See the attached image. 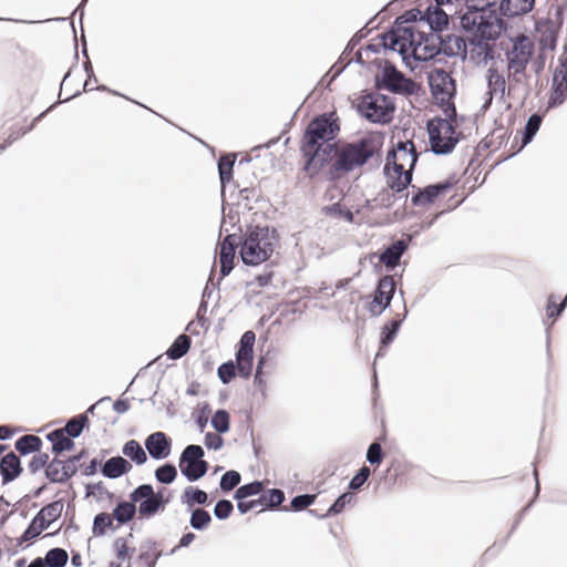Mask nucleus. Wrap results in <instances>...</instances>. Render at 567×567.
I'll return each mask as SVG.
<instances>
[{
    "instance_id": "nucleus-1",
    "label": "nucleus",
    "mask_w": 567,
    "mask_h": 567,
    "mask_svg": "<svg viewBox=\"0 0 567 567\" xmlns=\"http://www.w3.org/2000/svg\"><path fill=\"white\" fill-rule=\"evenodd\" d=\"M417 153L412 141H398L388 153L384 173L388 186L394 193L403 192L412 181Z\"/></svg>"
},
{
    "instance_id": "nucleus-2",
    "label": "nucleus",
    "mask_w": 567,
    "mask_h": 567,
    "mask_svg": "<svg viewBox=\"0 0 567 567\" xmlns=\"http://www.w3.org/2000/svg\"><path fill=\"white\" fill-rule=\"evenodd\" d=\"M383 138L380 135H369L354 143L341 147L334 146L336 159L330 167V178L348 173L365 164L381 150Z\"/></svg>"
},
{
    "instance_id": "nucleus-3",
    "label": "nucleus",
    "mask_w": 567,
    "mask_h": 567,
    "mask_svg": "<svg viewBox=\"0 0 567 567\" xmlns=\"http://www.w3.org/2000/svg\"><path fill=\"white\" fill-rule=\"evenodd\" d=\"M462 28L477 40L478 55L486 56L489 51L487 41L495 40L503 30L502 19L493 11L481 8L468 9L461 17Z\"/></svg>"
},
{
    "instance_id": "nucleus-4",
    "label": "nucleus",
    "mask_w": 567,
    "mask_h": 567,
    "mask_svg": "<svg viewBox=\"0 0 567 567\" xmlns=\"http://www.w3.org/2000/svg\"><path fill=\"white\" fill-rule=\"evenodd\" d=\"M443 112L444 118L436 116L427 123L430 144L436 154L450 153L458 142L455 105L445 107Z\"/></svg>"
},
{
    "instance_id": "nucleus-5",
    "label": "nucleus",
    "mask_w": 567,
    "mask_h": 567,
    "mask_svg": "<svg viewBox=\"0 0 567 567\" xmlns=\"http://www.w3.org/2000/svg\"><path fill=\"white\" fill-rule=\"evenodd\" d=\"M334 113H324L315 117L307 126L300 145H306L307 148L311 145H326L333 140L339 132L338 118H333Z\"/></svg>"
},
{
    "instance_id": "nucleus-6",
    "label": "nucleus",
    "mask_w": 567,
    "mask_h": 567,
    "mask_svg": "<svg viewBox=\"0 0 567 567\" xmlns=\"http://www.w3.org/2000/svg\"><path fill=\"white\" fill-rule=\"evenodd\" d=\"M300 153L305 159L303 171L309 178L318 177L336 159L333 144L311 145L309 148L300 145Z\"/></svg>"
},
{
    "instance_id": "nucleus-7",
    "label": "nucleus",
    "mask_w": 567,
    "mask_h": 567,
    "mask_svg": "<svg viewBox=\"0 0 567 567\" xmlns=\"http://www.w3.org/2000/svg\"><path fill=\"white\" fill-rule=\"evenodd\" d=\"M362 116L374 123H389L394 113L392 100L385 95L373 93L365 95L358 106Z\"/></svg>"
},
{
    "instance_id": "nucleus-8",
    "label": "nucleus",
    "mask_w": 567,
    "mask_h": 567,
    "mask_svg": "<svg viewBox=\"0 0 567 567\" xmlns=\"http://www.w3.org/2000/svg\"><path fill=\"white\" fill-rule=\"evenodd\" d=\"M130 498L135 502V504H138L137 511L142 518H150L159 511H164L169 502V498H165L162 492L155 493L153 486L150 484H143L136 487L130 494Z\"/></svg>"
},
{
    "instance_id": "nucleus-9",
    "label": "nucleus",
    "mask_w": 567,
    "mask_h": 567,
    "mask_svg": "<svg viewBox=\"0 0 567 567\" xmlns=\"http://www.w3.org/2000/svg\"><path fill=\"white\" fill-rule=\"evenodd\" d=\"M534 49V42L528 35L518 34L512 39V48L506 53L509 75L520 74L525 71Z\"/></svg>"
},
{
    "instance_id": "nucleus-10",
    "label": "nucleus",
    "mask_w": 567,
    "mask_h": 567,
    "mask_svg": "<svg viewBox=\"0 0 567 567\" xmlns=\"http://www.w3.org/2000/svg\"><path fill=\"white\" fill-rule=\"evenodd\" d=\"M427 80L433 99L442 110L454 105L453 97L456 92V86L450 73L442 69H434L429 73Z\"/></svg>"
},
{
    "instance_id": "nucleus-11",
    "label": "nucleus",
    "mask_w": 567,
    "mask_h": 567,
    "mask_svg": "<svg viewBox=\"0 0 567 567\" xmlns=\"http://www.w3.org/2000/svg\"><path fill=\"white\" fill-rule=\"evenodd\" d=\"M203 456L204 450L199 445H188L183 451L179 458V468L188 481H197L206 474L208 464L202 460Z\"/></svg>"
},
{
    "instance_id": "nucleus-12",
    "label": "nucleus",
    "mask_w": 567,
    "mask_h": 567,
    "mask_svg": "<svg viewBox=\"0 0 567 567\" xmlns=\"http://www.w3.org/2000/svg\"><path fill=\"white\" fill-rule=\"evenodd\" d=\"M279 243L276 228L268 225L249 226L241 248H272Z\"/></svg>"
},
{
    "instance_id": "nucleus-13",
    "label": "nucleus",
    "mask_w": 567,
    "mask_h": 567,
    "mask_svg": "<svg viewBox=\"0 0 567 567\" xmlns=\"http://www.w3.org/2000/svg\"><path fill=\"white\" fill-rule=\"evenodd\" d=\"M256 336L254 331H246L239 341V348L236 353V364L239 375L248 378L251 374L254 362V344Z\"/></svg>"
},
{
    "instance_id": "nucleus-14",
    "label": "nucleus",
    "mask_w": 567,
    "mask_h": 567,
    "mask_svg": "<svg viewBox=\"0 0 567 567\" xmlns=\"http://www.w3.org/2000/svg\"><path fill=\"white\" fill-rule=\"evenodd\" d=\"M395 291V281L392 276H384L379 280L373 300L368 309L372 316L381 315L390 305Z\"/></svg>"
},
{
    "instance_id": "nucleus-15",
    "label": "nucleus",
    "mask_w": 567,
    "mask_h": 567,
    "mask_svg": "<svg viewBox=\"0 0 567 567\" xmlns=\"http://www.w3.org/2000/svg\"><path fill=\"white\" fill-rule=\"evenodd\" d=\"M457 184L455 177H449L444 182L434 185H429L425 188H417V192L412 196V204L414 206H427L435 202L440 196H445Z\"/></svg>"
},
{
    "instance_id": "nucleus-16",
    "label": "nucleus",
    "mask_w": 567,
    "mask_h": 567,
    "mask_svg": "<svg viewBox=\"0 0 567 567\" xmlns=\"http://www.w3.org/2000/svg\"><path fill=\"white\" fill-rule=\"evenodd\" d=\"M417 33L413 28H399L385 37V44L406 59L412 53Z\"/></svg>"
},
{
    "instance_id": "nucleus-17",
    "label": "nucleus",
    "mask_w": 567,
    "mask_h": 567,
    "mask_svg": "<svg viewBox=\"0 0 567 567\" xmlns=\"http://www.w3.org/2000/svg\"><path fill=\"white\" fill-rule=\"evenodd\" d=\"M80 456H74L68 461L53 458L45 468L47 477L54 483H64L76 473L75 462Z\"/></svg>"
},
{
    "instance_id": "nucleus-18",
    "label": "nucleus",
    "mask_w": 567,
    "mask_h": 567,
    "mask_svg": "<svg viewBox=\"0 0 567 567\" xmlns=\"http://www.w3.org/2000/svg\"><path fill=\"white\" fill-rule=\"evenodd\" d=\"M382 83L386 89L396 93H412L414 89V82L393 66L384 69Z\"/></svg>"
},
{
    "instance_id": "nucleus-19",
    "label": "nucleus",
    "mask_w": 567,
    "mask_h": 567,
    "mask_svg": "<svg viewBox=\"0 0 567 567\" xmlns=\"http://www.w3.org/2000/svg\"><path fill=\"white\" fill-rule=\"evenodd\" d=\"M567 96V64L563 62L556 68L553 76V87L549 99L550 105L561 104Z\"/></svg>"
},
{
    "instance_id": "nucleus-20",
    "label": "nucleus",
    "mask_w": 567,
    "mask_h": 567,
    "mask_svg": "<svg viewBox=\"0 0 567 567\" xmlns=\"http://www.w3.org/2000/svg\"><path fill=\"white\" fill-rule=\"evenodd\" d=\"M145 447L153 458H165L171 453V441L165 433L155 432L146 439Z\"/></svg>"
},
{
    "instance_id": "nucleus-21",
    "label": "nucleus",
    "mask_w": 567,
    "mask_h": 567,
    "mask_svg": "<svg viewBox=\"0 0 567 567\" xmlns=\"http://www.w3.org/2000/svg\"><path fill=\"white\" fill-rule=\"evenodd\" d=\"M439 48L430 40L417 32L411 55L417 61H427L439 53Z\"/></svg>"
},
{
    "instance_id": "nucleus-22",
    "label": "nucleus",
    "mask_w": 567,
    "mask_h": 567,
    "mask_svg": "<svg viewBox=\"0 0 567 567\" xmlns=\"http://www.w3.org/2000/svg\"><path fill=\"white\" fill-rule=\"evenodd\" d=\"M535 0H501L499 10L506 17H516L533 10Z\"/></svg>"
},
{
    "instance_id": "nucleus-23",
    "label": "nucleus",
    "mask_w": 567,
    "mask_h": 567,
    "mask_svg": "<svg viewBox=\"0 0 567 567\" xmlns=\"http://www.w3.org/2000/svg\"><path fill=\"white\" fill-rule=\"evenodd\" d=\"M22 472L20 458L13 453L10 452L4 455L0 462V473L2 475L3 482H10L17 478Z\"/></svg>"
},
{
    "instance_id": "nucleus-24",
    "label": "nucleus",
    "mask_w": 567,
    "mask_h": 567,
    "mask_svg": "<svg viewBox=\"0 0 567 567\" xmlns=\"http://www.w3.org/2000/svg\"><path fill=\"white\" fill-rule=\"evenodd\" d=\"M131 470L132 465L128 461L121 456H115L105 462L102 467V474L109 478H117Z\"/></svg>"
},
{
    "instance_id": "nucleus-25",
    "label": "nucleus",
    "mask_w": 567,
    "mask_h": 567,
    "mask_svg": "<svg viewBox=\"0 0 567 567\" xmlns=\"http://www.w3.org/2000/svg\"><path fill=\"white\" fill-rule=\"evenodd\" d=\"M44 113L40 114L38 117H35L30 124L27 123V118H23L20 122L16 123L10 127V134L4 140V142L0 145V152L4 151L9 145H11L13 142L21 138L24 134H27L29 131H31L35 124V122L43 116Z\"/></svg>"
},
{
    "instance_id": "nucleus-26",
    "label": "nucleus",
    "mask_w": 567,
    "mask_h": 567,
    "mask_svg": "<svg viewBox=\"0 0 567 567\" xmlns=\"http://www.w3.org/2000/svg\"><path fill=\"white\" fill-rule=\"evenodd\" d=\"M425 17L434 31H442L449 24V16L439 6L429 7Z\"/></svg>"
},
{
    "instance_id": "nucleus-27",
    "label": "nucleus",
    "mask_w": 567,
    "mask_h": 567,
    "mask_svg": "<svg viewBox=\"0 0 567 567\" xmlns=\"http://www.w3.org/2000/svg\"><path fill=\"white\" fill-rule=\"evenodd\" d=\"M70 437L71 436L61 429L54 430L48 434V439L52 443V449L55 453H61L73 447L74 443Z\"/></svg>"
},
{
    "instance_id": "nucleus-28",
    "label": "nucleus",
    "mask_w": 567,
    "mask_h": 567,
    "mask_svg": "<svg viewBox=\"0 0 567 567\" xmlns=\"http://www.w3.org/2000/svg\"><path fill=\"white\" fill-rule=\"evenodd\" d=\"M136 511L137 507L135 502L131 499L130 502H121L115 506L113 511V517L120 524H126L134 518Z\"/></svg>"
},
{
    "instance_id": "nucleus-29",
    "label": "nucleus",
    "mask_w": 567,
    "mask_h": 567,
    "mask_svg": "<svg viewBox=\"0 0 567 567\" xmlns=\"http://www.w3.org/2000/svg\"><path fill=\"white\" fill-rule=\"evenodd\" d=\"M62 509L63 504L58 501L42 507L35 516L49 527L61 516Z\"/></svg>"
},
{
    "instance_id": "nucleus-30",
    "label": "nucleus",
    "mask_w": 567,
    "mask_h": 567,
    "mask_svg": "<svg viewBox=\"0 0 567 567\" xmlns=\"http://www.w3.org/2000/svg\"><path fill=\"white\" fill-rule=\"evenodd\" d=\"M123 454L135 462L137 465H142L147 461V455L144 449L135 440H130L124 444Z\"/></svg>"
},
{
    "instance_id": "nucleus-31",
    "label": "nucleus",
    "mask_w": 567,
    "mask_h": 567,
    "mask_svg": "<svg viewBox=\"0 0 567 567\" xmlns=\"http://www.w3.org/2000/svg\"><path fill=\"white\" fill-rule=\"evenodd\" d=\"M42 441L39 436L27 434L16 442V449L21 454L25 455L32 452H38L41 449Z\"/></svg>"
},
{
    "instance_id": "nucleus-32",
    "label": "nucleus",
    "mask_w": 567,
    "mask_h": 567,
    "mask_svg": "<svg viewBox=\"0 0 567 567\" xmlns=\"http://www.w3.org/2000/svg\"><path fill=\"white\" fill-rule=\"evenodd\" d=\"M207 501V493L193 486L186 487L182 494V502L188 507H193L196 504L204 505Z\"/></svg>"
},
{
    "instance_id": "nucleus-33",
    "label": "nucleus",
    "mask_w": 567,
    "mask_h": 567,
    "mask_svg": "<svg viewBox=\"0 0 567 567\" xmlns=\"http://www.w3.org/2000/svg\"><path fill=\"white\" fill-rule=\"evenodd\" d=\"M190 347V338L186 334L178 336L173 344L167 350V355L171 359H179L187 353Z\"/></svg>"
},
{
    "instance_id": "nucleus-34",
    "label": "nucleus",
    "mask_w": 567,
    "mask_h": 567,
    "mask_svg": "<svg viewBox=\"0 0 567 567\" xmlns=\"http://www.w3.org/2000/svg\"><path fill=\"white\" fill-rule=\"evenodd\" d=\"M285 501V494L281 489H269L267 492H264L260 497L258 498V502L261 504V509L264 508H275L282 504Z\"/></svg>"
},
{
    "instance_id": "nucleus-35",
    "label": "nucleus",
    "mask_w": 567,
    "mask_h": 567,
    "mask_svg": "<svg viewBox=\"0 0 567 567\" xmlns=\"http://www.w3.org/2000/svg\"><path fill=\"white\" fill-rule=\"evenodd\" d=\"M235 161L236 156L233 154L221 156L218 161V172L223 186H225L226 183H229L233 178V168Z\"/></svg>"
},
{
    "instance_id": "nucleus-36",
    "label": "nucleus",
    "mask_w": 567,
    "mask_h": 567,
    "mask_svg": "<svg viewBox=\"0 0 567 567\" xmlns=\"http://www.w3.org/2000/svg\"><path fill=\"white\" fill-rule=\"evenodd\" d=\"M244 264L257 266L269 259L268 250H239Z\"/></svg>"
},
{
    "instance_id": "nucleus-37",
    "label": "nucleus",
    "mask_w": 567,
    "mask_h": 567,
    "mask_svg": "<svg viewBox=\"0 0 567 567\" xmlns=\"http://www.w3.org/2000/svg\"><path fill=\"white\" fill-rule=\"evenodd\" d=\"M68 553L62 548L50 549L45 555V566L49 567H63L68 561Z\"/></svg>"
},
{
    "instance_id": "nucleus-38",
    "label": "nucleus",
    "mask_w": 567,
    "mask_h": 567,
    "mask_svg": "<svg viewBox=\"0 0 567 567\" xmlns=\"http://www.w3.org/2000/svg\"><path fill=\"white\" fill-rule=\"evenodd\" d=\"M212 522L210 514L203 509V508H196L193 511L190 516V526L195 529L202 530L208 527V525Z\"/></svg>"
},
{
    "instance_id": "nucleus-39",
    "label": "nucleus",
    "mask_w": 567,
    "mask_h": 567,
    "mask_svg": "<svg viewBox=\"0 0 567 567\" xmlns=\"http://www.w3.org/2000/svg\"><path fill=\"white\" fill-rule=\"evenodd\" d=\"M87 421V416L84 414L71 419L63 429L64 433H66L71 437L79 436L84 426L86 425Z\"/></svg>"
},
{
    "instance_id": "nucleus-40",
    "label": "nucleus",
    "mask_w": 567,
    "mask_h": 567,
    "mask_svg": "<svg viewBox=\"0 0 567 567\" xmlns=\"http://www.w3.org/2000/svg\"><path fill=\"white\" fill-rule=\"evenodd\" d=\"M264 485L261 482H252L246 485L240 486L235 492V498L237 501H241V498L246 499L247 497L258 495L262 492Z\"/></svg>"
},
{
    "instance_id": "nucleus-41",
    "label": "nucleus",
    "mask_w": 567,
    "mask_h": 567,
    "mask_svg": "<svg viewBox=\"0 0 567 567\" xmlns=\"http://www.w3.org/2000/svg\"><path fill=\"white\" fill-rule=\"evenodd\" d=\"M115 556L118 560H130L135 548L128 545V540L124 537H118L114 542Z\"/></svg>"
},
{
    "instance_id": "nucleus-42",
    "label": "nucleus",
    "mask_w": 567,
    "mask_h": 567,
    "mask_svg": "<svg viewBox=\"0 0 567 567\" xmlns=\"http://www.w3.org/2000/svg\"><path fill=\"white\" fill-rule=\"evenodd\" d=\"M47 525L41 522L37 516L31 520L28 528L24 530L21 536L22 542H29L37 538L44 529H47Z\"/></svg>"
},
{
    "instance_id": "nucleus-43",
    "label": "nucleus",
    "mask_w": 567,
    "mask_h": 567,
    "mask_svg": "<svg viewBox=\"0 0 567 567\" xmlns=\"http://www.w3.org/2000/svg\"><path fill=\"white\" fill-rule=\"evenodd\" d=\"M400 326H401V320L395 319V320L390 321L382 328V333H381L382 346L386 347L388 344H390L393 341V339L395 338V336L400 329Z\"/></svg>"
},
{
    "instance_id": "nucleus-44",
    "label": "nucleus",
    "mask_w": 567,
    "mask_h": 567,
    "mask_svg": "<svg viewBox=\"0 0 567 567\" xmlns=\"http://www.w3.org/2000/svg\"><path fill=\"white\" fill-rule=\"evenodd\" d=\"M113 514L100 513L94 518L93 530L96 535L105 534L106 529L113 525Z\"/></svg>"
},
{
    "instance_id": "nucleus-45",
    "label": "nucleus",
    "mask_w": 567,
    "mask_h": 567,
    "mask_svg": "<svg viewBox=\"0 0 567 567\" xmlns=\"http://www.w3.org/2000/svg\"><path fill=\"white\" fill-rule=\"evenodd\" d=\"M488 87L491 92H503L505 89L504 76L496 69L487 71Z\"/></svg>"
},
{
    "instance_id": "nucleus-46",
    "label": "nucleus",
    "mask_w": 567,
    "mask_h": 567,
    "mask_svg": "<svg viewBox=\"0 0 567 567\" xmlns=\"http://www.w3.org/2000/svg\"><path fill=\"white\" fill-rule=\"evenodd\" d=\"M176 475H177L176 467L172 464H165L163 466H159L155 471V476H156L157 481L161 483H164V484L172 483L176 478Z\"/></svg>"
},
{
    "instance_id": "nucleus-47",
    "label": "nucleus",
    "mask_w": 567,
    "mask_h": 567,
    "mask_svg": "<svg viewBox=\"0 0 567 567\" xmlns=\"http://www.w3.org/2000/svg\"><path fill=\"white\" fill-rule=\"evenodd\" d=\"M162 556V550H159L155 543L150 544L146 550L142 551L140 555V559L144 561L147 567H155L157 559Z\"/></svg>"
},
{
    "instance_id": "nucleus-48",
    "label": "nucleus",
    "mask_w": 567,
    "mask_h": 567,
    "mask_svg": "<svg viewBox=\"0 0 567 567\" xmlns=\"http://www.w3.org/2000/svg\"><path fill=\"white\" fill-rule=\"evenodd\" d=\"M212 425L219 433H225L229 430V414L225 410H218L213 419Z\"/></svg>"
},
{
    "instance_id": "nucleus-49",
    "label": "nucleus",
    "mask_w": 567,
    "mask_h": 567,
    "mask_svg": "<svg viewBox=\"0 0 567 567\" xmlns=\"http://www.w3.org/2000/svg\"><path fill=\"white\" fill-rule=\"evenodd\" d=\"M236 256V250H220V272L221 276L225 277L230 274L234 268V260Z\"/></svg>"
},
{
    "instance_id": "nucleus-50",
    "label": "nucleus",
    "mask_w": 567,
    "mask_h": 567,
    "mask_svg": "<svg viewBox=\"0 0 567 567\" xmlns=\"http://www.w3.org/2000/svg\"><path fill=\"white\" fill-rule=\"evenodd\" d=\"M540 123H542V117L537 114H533L528 118L526 127H525L524 137H523L524 144H527L532 141L533 136L539 130Z\"/></svg>"
},
{
    "instance_id": "nucleus-51",
    "label": "nucleus",
    "mask_w": 567,
    "mask_h": 567,
    "mask_svg": "<svg viewBox=\"0 0 567 567\" xmlns=\"http://www.w3.org/2000/svg\"><path fill=\"white\" fill-rule=\"evenodd\" d=\"M240 483V474L236 471L226 472L220 480V488L224 492L231 491Z\"/></svg>"
},
{
    "instance_id": "nucleus-52",
    "label": "nucleus",
    "mask_w": 567,
    "mask_h": 567,
    "mask_svg": "<svg viewBox=\"0 0 567 567\" xmlns=\"http://www.w3.org/2000/svg\"><path fill=\"white\" fill-rule=\"evenodd\" d=\"M405 250H383L380 256L381 262H383L388 268H394L401 259L402 254Z\"/></svg>"
},
{
    "instance_id": "nucleus-53",
    "label": "nucleus",
    "mask_w": 567,
    "mask_h": 567,
    "mask_svg": "<svg viewBox=\"0 0 567 567\" xmlns=\"http://www.w3.org/2000/svg\"><path fill=\"white\" fill-rule=\"evenodd\" d=\"M237 364L233 361L223 363L218 368V377L223 383H228L236 375Z\"/></svg>"
},
{
    "instance_id": "nucleus-54",
    "label": "nucleus",
    "mask_w": 567,
    "mask_h": 567,
    "mask_svg": "<svg viewBox=\"0 0 567 567\" xmlns=\"http://www.w3.org/2000/svg\"><path fill=\"white\" fill-rule=\"evenodd\" d=\"M354 498L352 493L342 494L329 508L328 514H339L341 513L346 505L351 503Z\"/></svg>"
},
{
    "instance_id": "nucleus-55",
    "label": "nucleus",
    "mask_w": 567,
    "mask_h": 567,
    "mask_svg": "<svg viewBox=\"0 0 567 567\" xmlns=\"http://www.w3.org/2000/svg\"><path fill=\"white\" fill-rule=\"evenodd\" d=\"M233 509L234 506L230 501L221 499L216 504L214 514L219 519H226L230 516Z\"/></svg>"
},
{
    "instance_id": "nucleus-56",
    "label": "nucleus",
    "mask_w": 567,
    "mask_h": 567,
    "mask_svg": "<svg viewBox=\"0 0 567 567\" xmlns=\"http://www.w3.org/2000/svg\"><path fill=\"white\" fill-rule=\"evenodd\" d=\"M383 454H382V447L379 443L374 442L372 443L367 452V460L372 465H380L382 462Z\"/></svg>"
},
{
    "instance_id": "nucleus-57",
    "label": "nucleus",
    "mask_w": 567,
    "mask_h": 567,
    "mask_svg": "<svg viewBox=\"0 0 567 567\" xmlns=\"http://www.w3.org/2000/svg\"><path fill=\"white\" fill-rule=\"evenodd\" d=\"M369 476L370 468L368 466L361 467L357 475L351 480L349 487L351 489H359L368 481Z\"/></svg>"
},
{
    "instance_id": "nucleus-58",
    "label": "nucleus",
    "mask_w": 567,
    "mask_h": 567,
    "mask_svg": "<svg viewBox=\"0 0 567 567\" xmlns=\"http://www.w3.org/2000/svg\"><path fill=\"white\" fill-rule=\"evenodd\" d=\"M316 499V495H298L291 501V507L293 511H302L311 505Z\"/></svg>"
},
{
    "instance_id": "nucleus-59",
    "label": "nucleus",
    "mask_w": 567,
    "mask_h": 567,
    "mask_svg": "<svg viewBox=\"0 0 567 567\" xmlns=\"http://www.w3.org/2000/svg\"><path fill=\"white\" fill-rule=\"evenodd\" d=\"M324 212L327 215H338L340 217H343L348 220H352L353 215L349 209H344L343 205L341 203H336L332 206L326 207Z\"/></svg>"
},
{
    "instance_id": "nucleus-60",
    "label": "nucleus",
    "mask_w": 567,
    "mask_h": 567,
    "mask_svg": "<svg viewBox=\"0 0 567 567\" xmlns=\"http://www.w3.org/2000/svg\"><path fill=\"white\" fill-rule=\"evenodd\" d=\"M223 437L217 433H207L205 435V445L208 449L218 450L223 446Z\"/></svg>"
},
{
    "instance_id": "nucleus-61",
    "label": "nucleus",
    "mask_w": 567,
    "mask_h": 567,
    "mask_svg": "<svg viewBox=\"0 0 567 567\" xmlns=\"http://www.w3.org/2000/svg\"><path fill=\"white\" fill-rule=\"evenodd\" d=\"M257 507H261L260 502L257 499L246 501L241 498V501H238L237 508L241 514H245L249 511L256 509Z\"/></svg>"
},
{
    "instance_id": "nucleus-62",
    "label": "nucleus",
    "mask_w": 567,
    "mask_h": 567,
    "mask_svg": "<svg viewBox=\"0 0 567 567\" xmlns=\"http://www.w3.org/2000/svg\"><path fill=\"white\" fill-rule=\"evenodd\" d=\"M47 461H48L47 454L34 455L29 464L30 470L32 472L39 471L40 468L44 467Z\"/></svg>"
},
{
    "instance_id": "nucleus-63",
    "label": "nucleus",
    "mask_w": 567,
    "mask_h": 567,
    "mask_svg": "<svg viewBox=\"0 0 567 567\" xmlns=\"http://www.w3.org/2000/svg\"><path fill=\"white\" fill-rule=\"evenodd\" d=\"M195 538H196V535L194 533H186L179 539L177 548L178 547H187L188 545H190V543L194 542Z\"/></svg>"
},
{
    "instance_id": "nucleus-64",
    "label": "nucleus",
    "mask_w": 567,
    "mask_h": 567,
    "mask_svg": "<svg viewBox=\"0 0 567 567\" xmlns=\"http://www.w3.org/2000/svg\"><path fill=\"white\" fill-rule=\"evenodd\" d=\"M130 409V403L125 400H117L114 403V410L117 413H124Z\"/></svg>"
}]
</instances>
